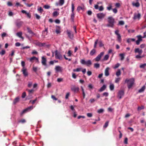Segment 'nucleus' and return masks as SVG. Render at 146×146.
I'll return each instance as SVG.
<instances>
[{
  "label": "nucleus",
  "mask_w": 146,
  "mask_h": 146,
  "mask_svg": "<svg viewBox=\"0 0 146 146\" xmlns=\"http://www.w3.org/2000/svg\"><path fill=\"white\" fill-rule=\"evenodd\" d=\"M71 90L74 92H77L79 90L78 87H76L75 86H73L71 87Z\"/></svg>",
  "instance_id": "4468645a"
},
{
  "label": "nucleus",
  "mask_w": 146,
  "mask_h": 146,
  "mask_svg": "<svg viewBox=\"0 0 146 146\" xmlns=\"http://www.w3.org/2000/svg\"><path fill=\"white\" fill-rule=\"evenodd\" d=\"M92 64V62L90 60H88L86 61L85 65H86L87 66H90Z\"/></svg>",
  "instance_id": "b1692460"
},
{
  "label": "nucleus",
  "mask_w": 146,
  "mask_h": 146,
  "mask_svg": "<svg viewBox=\"0 0 146 146\" xmlns=\"http://www.w3.org/2000/svg\"><path fill=\"white\" fill-rule=\"evenodd\" d=\"M124 24V22L123 21H121L119 22V24L121 25H123Z\"/></svg>",
  "instance_id": "69168bd1"
},
{
  "label": "nucleus",
  "mask_w": 146,
  "mask_h": 146,
  "mask_svg": "<svg viewBox=\"0 0 146 146\" xmlns=\"http://www.w3.org/2000/svg\"><path fill=\"white\" fill-rule=\"evenodd\" d=\"M26 121L25 119H22L19 121V123H23L26 122Z\"/></svg>",
  "instance_id": "3c124183"
},
{
  "label": "nucleus",
  "mask_w": 146,
  "mask_h": 146,
  "mask_svg": "<svg viewBox=\"0 0 146 146\" xmlns=\"http://www.w3.org/2000/svg\"><path fill=\"white\" fill-rule=\"evenodd\" d=\"M44 7L45 9H48L50 8V6L48 5H45L44 6Z\"/></svg>",
  "instance_id": "338daca9"
},
{
  "label": "nucleus",
  "mask_w": 146,
  "mask_h": 146,
  "mask_svg": "<svg viewBox=\"0 0 146 146\" xmlns=\"http://www.w3.org/2000/svg\"><path fill=\"white\" fill-rule=\"evenodd\" d=\"M145 88V85L143 86L138 91V92L141 93L143 92Z\"/></svg>",
  "instance_id": "393cba45"
},
{
  "label": "nucleus",
  "mask_w": 146,
  "mask_h": 146,
  "mask_svg": "<svg viewBox=\"0 0 146 146\" xmlns=\"http://www.w3.org/2000/svg\"><path fill=\"white\" fill-rule=\"evenodd\" d=\"M128 139L126 137L124 139V143L125 144H128Z\"/></svg>",
  "instance_id": "680f3d73"
},
{
  "label": "nucleus",
  "mask_w": 146,
  "mask_h": 146,
  "mask_svg": "<svg viewBox=\"0 0 146 146\" xmlns=\"http://www.w3.org/2000/svg\"><path fill=\"white\" fill-rule=\"evenodd\" d=\"M98 39H97L96 40L95 42V43H94V48H95L96 47V46H97V44L98 43Z\"/></svg>",
  "instance_id": "603ef678"
},
{
  "label": "nucleus",
  "mask_w": 146,
  "mask_h": 146,
  "mask_svg": "<svg viewBox=\"0 0 146 146\" xmlns=\"http://www.w3.org/2000/svg\"><path fill=\"white\" fill-rule=\"evenodd\" d=\"M81 68H77L76 69H74L73 70V71L74 72H79L81 71V70L82 69Z\"/></svg>",
  "instance_id": "58836bf2"
},
{
  "label": "nucleus",
  "mask_w": 146,
  "mask_h": 146,
  "mask_svg": "<svg viewBox=\"0 0 146 146\" xmlns=\"http://www.w3.org/2000/svg\"><path fill=\"white\" fill-rule=\"evenodd\" d=\"M119 31L118 30H116L115 32V34L117 35V40L119 42H121V39L120 35L119 33Z\"/></svg>",
  "instance_id": "20e7f679"
},
{
  "label": "nucleus",
  "mask_w": 146,
  "mask_h": 146,
  "mask_svg": "<svg viewBox=\"0 0 146 146\" xmlns=\"http://www.w3.org/2000/svg\"><path fill=\"white\" fill-rule=\"evenodd\" d=\"M109 87L110 90H113L114 89V84H111L110 85Z\"/></svg>",
  "instance_id": "c85d7f7f"
},
{
  "label": "nucleus",
  "mask_w": 146,
  "mask_h": 146,
  "mask_svg": "<svg viewBox=\"0 0 146 146\" xmlns=\"http://www.w3.org/2000/svg\"><path fill=\"white\" fill-rule=\"evenodd\" d=\"M96 52V50L95 49H92L90 52V55L92 56Z\"/></svg>",
  "instance_id": "f704fd0d"
},
{
  "label": "nucleus",
  "mask_w": 146,
  "mask_h": 146,
  "mask_svg": "<svg viewBox=\"0 0 146 146\" xmlns=\"http://www.w3.org/2000/svg\"><path fill=\"white\" fill-rule=\"evenodd\" d=\"M124 91L123 90H120L118 92L117 94V97L119 99H121L124 96Z\"/></svg>",
  "instance_id": "6e6552de"
},
{
  "label": "nucleus",
  "mask_w": 146,
  "mask_h": 146,
  "mask_svg": "<svg viewBox=\"0 0 146 146\" xmlns=\"http://www.w3.org/2000/svg\"><path fill=\"white\" fill-rule=\"evenodd\" d=\"M55 70L57 72H61L62 71V68L59 66H56L55 68Z\"/></svg>",
  "instance_id": "a211bd4d"
},
{
  "label": "nucleus",
  "mask_w": 146,
  "mask_h": 146,
  "mask_svg": "<svg viewBox=\"0 0 146 146\" xmlns=\"http://www.w3.org/2000/svg\"><path fill=\"white\" fill-rule=\"evenodd\" d=\"M15 24L16 25V27L13 29V31L15 33L16 32H17L18 29V22H17V21H16L15 22Z\"/></svg>",
  "instance_id": "6ab92c4d"
},
{
  "label": "nucleus",
  "mask_w": 146,
  "mask_h": 146,
  "mask_svg": "<svg viewBox=\"0 0 146 146\" xmlns=\"http://www.w3.org/2000/svg\"><path fill=\"white\" fill-rule=\"evenodd\" d=\"M72 13L71 15V19L72 21H74V5L73 3L72 4Z\"/></svg>",
  "instance_id": "423d86ee"
},
{
  "label": "nucleus",
  "mask_w": 146,
  "mask_h": 146,
  "mask_svg": "<svg viewBox=\"0 0 146 146\" xmlns=\"http://www.w3.org/2000/svg\"><path fill=\"white\" fill-rule=\"evenodd\" d=\"M27 17L29 19H30L31 17V15L29 13H27L26 14Z\"/></svg>",
  "instance_id": "13d9d810"
},
{
  "label": "nucleus",
  "mask_w": 146,
  "mask_h": 146,
  "mask_svg": "<svg viewBox=\"0 0 146 146\" xmlns=\"http://www.w3.org/2000/svg\"><path fill=\"white\" fill-rule=\"evenodd\" d=\"M108 24L106 25L108 27H113L115 23L114 19L111 17H109L108 18Z\"/></svg>",
  "instance_id": "f257e3e1"
},
{
  "label": "nucleus",
  "mask_w": 146,
  "mask_h": 146,
  "mask_svg": "<svg viewBox=\"0 0 146 146\" xmlns=\"http://www.w3.org/2000/svg\"><path fill=\"white\" fill-rule=\"evenodd\" d=\"M26 90L28 92L29 95L33 93L35 91L33 89L31 90L27 89Z\"/></svg>",
  "instance_id": "bb28decb"
},
{
  "label": "nucleus",
  "mask_w": 146,
  "mask_h": 146,
  "mask_svg": "<svg viewBox=\"0 0 146 146\" xmlns=\"http://www.w3.org/2000/svg\"><path fill=\"white\" fill-rule=\"evenodd\" d=\"M55 57L56 59L61 60L62 59V57L61 54L56 50L55 51Z\"/></svg>",
  "instance_id": "7ed1b4c3"
},
{
  "label": "nucleus",
  "mask_w": 146,
  "mask_h": 146,
  "mask_svg": "<svg viewBox=\"0 0 146 146\" xmlns=\"http://www.w3.org/2000/svg\"><path fill=\"white\" fill-rule=\"evenodd\" d=\"M120 80L121 78H116L115 80V82L117 83H118Z\"/></svg>",
  "instance_id": "8fccbe9b"
},
{
  "label": "nucleus",
  "mask_w": 146,
  "mask_h": 146,
  "mask_svg": "<svg viewBox=\"0 0 146 146\" xmlns=\"http://www.w3.org/2000/svg\"><path fill=\"white\" fill-rule=\"evenodd\" d=\"M106 15V14L105 13H100L97 14V16L99 19H101L104 18Z\"/></svg>",
  "instance_id": "9d476101"
},
{
  "label": "nucleus",
  "mask_w": 146,
  "mask_h": 146,
  "mask_svg": "<svg viewBox=\"0 0 146 146\" xmlns=\"http://www.w3.org/2000/svg\"><path fill=\"white\" fill-rule=\"evenodd\" d=\"M134 51L135 53H138L139 54H141L143 52L142 50L140 49L139 48H135Z\"/></svg>",
  "instance_id": "dca6fc26"
},
{
  "label": "nucleus",
  "mask_w": 146,
  "mask_h": 146,
  "mask_svg": "<svg viewBox=\"0 0 146 146\" xmlns=\"http://www.w3.org/2000/svg\"><path fill=\"white\" fill-rule=\"evenodd\" d=\"M5 53V50H2L0 52V54H1V55H4Z\"/></svg>",
  "instance_id": "4d7b16f0"
},
{
  "label": "nucleus",
  "mask_w": 146,
  "mask_h": 146,
  "mask_svg": "<svg viewBox=\"0 0 146 146\" xmlns=\"http://www.w3.org/2000/svg\"><path fill=\"white\" fill-rule=\"evenodd\" d=\"M146 66V63H144L143 64H141L139 67L141 68H144Z\"/></svg>",
  "instance_id": "c9c22d12"
},
{
  "label": "nucleus",
  "mask_w": 146,
  "mask_h": 146,
  "mask_svg": "<svg viewBox=\"0 0 146 146\" xmlns=\"http://www.w3.org/2000/svg\"><path fill=\"white\" fill-rule=\"evenodd\" d=\"M106 88V85H104L102 87L100 88L98 90L99 91L101 92L103 91H104V90H105Z\"/></svg>",
  "instance_id": "aec40b11"
},
{
  "label": "nucleus",
  "mask_w": 146,
  "mask_h": 146,
  "mask_svg": "<svg viewBox=\"0 0 146 146\" xmlns=\"http://www.w3.org/2000/svg\"><path fill=\"white\" fill-rule=\"evenodd\" d=\"M23 74L25 77H26L28 76V73L27 69L25 68H23L21 70Z\"/></svg>",
  "instance_id": "9b49d317"
},
{
  "label": "nucleus",
  "mask_w": 146,
  "mask_h": 146,
  "mask_svg": "<svg viewBox=\"0 0 146 146\" xmlns=\"http://www.w3.org/2000/svg\"><path fill=\"white\" fill-rule=\"evenodd\" d=\"M119 56H120L121 57V60H123V59H124V54H119Z\"/></svg>",
  "instance_id": "37998d69"
},
{
  "label": "nucleus",
  "mask_w": 146,
  "mask_h": 146,
  "mask_svg": "<svg viewBox=\"0 0 146 146\" xmlns=\"http://www.w3.org/2000/svg\"><path fill=\"white\" fill-rule=\"evenodd\" d=\"M112 9V4H109L108 6L107 7V9L108 10L110 11Z\"/></svg>",
  "instance_id": "2f4dec72"
},
{
  "label": "nucleus",
  "mask_w": 146,
  "mask_h": 146,
  "mask_svg": "<svg viewBox=\"0 0 146 146\" xmlns=\"http://www.w3.org/2000/svg\"><path fill=\"white\" fill-rule=\"evenodd\" d=\"M120 66V64L119 63H117L116 64L115 66L113 67V68L114 69H115L117 68H118Z\"/></svg>",
  "instance_id": "09e8293b"
},
{
  "label": "nucleus",
  "mask_w": 146,
  "mask_h": 146,
  "mask_svg": "<svg viewBox=\"0 0 146 146\" xmlns=\"http://www.w3.org/2000/svg\"><path fill=\"white\" fill-rule=\"evenodd\" d=\"M56 33L58 34L60 33V27L59 26H56Z\"/></svg>",
  "instance_id": "4be33fe9"
},
{
  "label": "nucleus",
  "mask_w": 146,
  "mask_h": 146,
  "mask_svg": "<svg viewBox=\"0 0 146 146\" xmlns=\"http://www.w3.org/2000/svg\"><path fill=\"white\" fill-rule=\"evenodd\" d=\"M108 123H109V122L108 121L106 122L104 124V128H106L108 126Z\"/></svg>",
  "instance_id": "e2e57ef3"
},
{
  "label": "nucleus",
  "mask_w": 146,
  "mask_h": 146,
  "mask_svg": "<svg viewBox=\"0 0 146 146\" xmlns=\"http://www.w3.org/2000/svg\"><path fill=\"white\" fill-rule=\"evenodd\" d=\"M33 82H29L28 85V87L29 88H31L32 86Z\"/></svg>",
  "instance_id": "c03bdc74"
},
{
  "label": "nucleus",
  "mask_w": 146,
  "mask_h": 146,
  "mask_svg": "<svg viewBox=\"0 0 146 146\" xmlns=\"http://www.w3.org/2000/svg\"><path fill=\"white\" fill-rule=\"evenodd\" d=\"M104 52H101L95 58V60L96 61H98L100 60L101 57L104 55Z\"/></svg>",
  "instance_id": "1a4fd4ad"
},
{
  "label": "nucleus",
  "mask_w": 146,
  "mask_h": 146,
  "mask_svg": "<svg viewBox=\"0 0 146 146\" xmlns=\"http://www.w3.org/2000/svg\"><path fill=\"white\" fill-rule=\"evenodd\" d=\"M141 14L139 13H138L137 14L135 13L134 14V17H133V19L134 20H136V19H138L139 20L140 18Z\"/></svg>",
  "instance_id": "ddd939ff"
},
{
  "label": "nucleus",
  "mask_w": 146,
  "mask_h": 146,
  "mask_svg": "<svg viewBox=\"0 0 146 146\" xmlns=\"http://www.w3.org/2000/svg\"><path fill=\"white\" fill-rule=\"evenodd\" d=\"M104 110L103 109H100L98 110L97 112L98 113H103L104 111Z\"/></svg>",
  "instance_id": "79ce46f5"
},
{
  "label": "nucleus",
  "mask_w": 146,
  "mask_h": 146,
  "mask_svg": "<svg viewBox=\"0 0 146 146\" xmlns=\"http://www.w3.org/2000/svg\"><path fill=\"white\" fill-rule=\"evenodd\" d=\"M35 59H37V60H38V58L35 57L33 56V57H32L31 58H29V60L31 62H33V60H35Z\"/></svg>",
  "instance_id": "c756f323"
},
{
  "label": "nucleus",
  "mask_w": 146,
  "mask_h": 146,
  "mask_svg": "<svg viewBox=\"0 0 146 146\" xmlns=\"http://www.w3.org/2000/svg\"><path fill=\"white\" fill-rule=\"evenodd\" d=\"M132 5L133 6L136 7H139L140 5V4L138 2H137L135 3L133 2L132 3Z\"/></svg>",
  "instance_id": "412c9836"
},
{
  "label": "nucleus",
  "mask_w": 146,
  "mask_h": 146,
  "mask_svg": "<svg viewBox=\"0 0 146 146\" xmlns=\"http://www.w3.org/2000/svg\"><path fill=\"white\" fill-rule=\"evenodd\" d=\"M89 90H91L94 88L93 85L92 84H89L88 86Z\"/></svg>",
  "instance_id": "72a5a7b5"
},
{
  "label": "nucleus",
  "mask_w": 146,
  "mask_h": 146,
  "mask_svg": "<svg viewBox=\"0 0 146 146\" xmlns=\"http://www.w3.org/2000/svg\"><path fill=\"white\" fill-rule=\"evenodd\" d=\"M64 0H60L59 3L56 2V5L58 6H62L64 3Z\"/></svg>",
  "instance_id": "2eb2a0df"
},
{
  "label": "nucleus",
  "mask_w": 146,
  "mask_h": 146,
  "mask_svg": "<svg viewBox=\"0 0 146 146\" xmlns=\"http://www.w3.org/2000/svg\"><path fill=\"white\" fill-rule=\"evenodd\" d=\"M125 82L127 83L128 88L130 89L133 86L134 82V79L133 78L129 79H126L125 81Z\"/></svg>",
  "instance_id": "f03ea898"
},
{
  "label": "nucleus",
  "mask_w": 146,
  "mask_h": 146,
  "mask_svg": "<svg viewBox=\"0 0 146 146\" xmlns=\"http://www.w3.org/2000/svg\"><path fill=\"white\" fill-rule=\"evenodd\" d=\"M18 102V97H17L15 99L13 102V104H15L17 103Z\"/></svg>",
  "instance_id": "a19ab883"
},
{
  "label": "nucleus",
  "mask_w": 146,
  "mask_h": 146,
  "mask_svg": "<svg viewBox=\"0 0 146 146\" xmlns=\"http://www.w3.org/2000/svg\"><path fill=\"white\" fill-rule=\"evenodd\" d=\"M59 13L56 11L54 12L53 13L52 15L53 17H57Z\"/></svg>",
  "instance_id": "473e14b6"
},
{
  "label": "nucleus",
  "mask_w": 146,
  "mask_h": 146,
  "mask_svg": "<svg viewBox=\"0 0 146 146\" xmlns=\"http://www.w3.org/2000/svg\"><path fill=\"white\" fill-rule=\"evenodd\" d=\"M110 69V68L108 67L106 68L105 70V75L106 76H108L110 74L109 73V70Z\"/></svg>",
  "instance_id": "f3484780"
},
{
  "label": "nucleus",
  "mask_w": 146,
  "mask_h": 146,
  "mask_svg": "<svg viewBox=\"0 0 146 146\" xmlns=\"http://www.w3.org/2000/svg\"><path fill=\"white\" fill-rule=\"evenodd\" d=\"M86 61L85 60L83 59L81 60H80L81 63L83 64H85Z\"/></svg>",
  "instance_id": "5fc2aeb1"
},
{
  "label": "nucleus",
  "mask_w": 146,
  "mask_h": 146,
  "mask_svg": "<svg viewBox=\"0 0 146 146\" xmlns=\"http://www.w3.org/2000/svg\"><path fill=\"white\" fill-rule=\"evenodd\" d=\"M96 101V100L94 98H91L89 100V102L91 103H94L95 101Z\"/></svg>",
  "instance_id": "4c0bfd02"
},
{
  "label": "nucleus",
  "mask_w": 146,
  "mask_h": 146,
  "mask_svg": "<svg viewBox=\"0 0 146 146\" xmlns=\"http://www.w3.org/2000/svg\"><path fill=\"white\" fill-rule=\"evenodd\" d=\"M146 46V45L145 44H141L140 46V47L141 48H144Z\"/></svg>",
  "instance_id": "0e129e2a"
},
{
  "label": "nucleus",
  "mask_w": 146,
  "mask_h": 146,
  "mask_svg": "<svg viewBox=\"0 0 146 146\" xmlns=\"http://www.w3.org/2000/svg\"><path fill=\"white\" fill-rule=\"evenodd\" d=\"M144 108V107L143 106H141V107H138L137 110L138 111L141 110L143 109Z\"/></svg>",
  "instance_id": "de8ad7c7"
},
{
  "label": "nucleus",
  "mask_w": 146,
  "mask_h": 146,
  "mask_svg": "<svg viewBox=\"0 0 146 146\" xmlns=\"http://www.w3.org/2000/svg\"><path fill=\"white\" fill-rule=\"evenodd\" d=\"M8 14L9 16H12L14 15V13L12 11H9Z\"/></svg>",
  "instance_id": "bf43d9fd"
},
{
  "label": "nucleus",
  "mask_w": 146,
  "mask_h": 146,
  "mask_svg": "<svg viewBox=\"0 0 146 146\" xmlns=\"http://www.w3.org/2000/svg\"><path fill=\"white\" fill-rule=\"evenodd\" d=\"M99 46L100 47H102L104 46V44L101 41H100L99 42Z\"/></svg>",
  "instance_id": "864d4df0"
},
{
  "label": "nucleus",
  "mask_w": 146,
  "mask_h": 146,
  "mask_svg": "<svg viewBox=\"0 0 146 146\" xmlns=\"http://www.w3.org/2000/svg\"><path fill=\"white\" fill-rule=\"evenodd\" d=\"M66 33L68 35V37L71 39H72L73 37V34L72 32L70 31L67 30Z\"/></svg>",
  "instance_id": "f8f14e48"
},
{
  "label": "nucleus",
  "mask_w": 146,
  "mask_h": 146,
  "mask_svg": "<svg viewBox=\"0 0 146 146\" xmlns=\"http://www.w3.org/2000/svg\"><path fill=\"white\" fill-rule=\"evenodd\" d=\"M33 106H30L24 110L22 112L21 114L22 115L24 113L29 111L33 109Z\"/></svg>",
  "instance_id": "0eeeda50"
},
{
  "label": "nucleus",
  "mask_w": 146,
  "mask_h": 146,
  "mask_svg": "<svg viewBox=\"0 0 146 146\" xmlns=\"http://www.w3.org/2000/svg\"><path fill=\"white\" fill-rule=\"evenodd\" d=\"M108 95H109V94L107 92H105L103 94V96H105L106 97L108 96Z\"/></svg>",
  "instance_id": "052dcab7"
},
{
  "label": "nucleus",
  "mask_w": 146,
  "mask_h": 146,
  "mask_svg": "<svg viewBox=\"0 0 146 146\" xmlns=\"http://www.w3.org/2000/svg\"><path fill=\"white\" fill-rule=\"evenodd\" d=\"M104 7L102 6H100L99 9V11H102L104 10Z\"/></svg>",
  "instance_id": "774afa93"
},
{
  "label": "nucleus",
  "mask_w": 146,
  "mask_h": 146,
  "mask_svg": "<svg viewBox=\"0 0 146 146\" xmlns=\"http://www.w3.org/2000/svg\"><path fill=\"white\" fill-rule=\"evenodd\" d=\"M47 60L45 56H43L41 57V63L42 65L44 66H47Z\"/></svg>",
  "instance_id": "39448f33"
},
{
  "label": "nucleus",
  "mask_w": 146,
  "mask_h": 146,
  "mask_svg": "<svg viewBox=\"0 0 146 146\" xmlns=\"http://www.w3.org/2000/svg\"><path fill=\"white\" fill-rule=\"evenodd\" d=\"M100 66V64L98 63H95L94 64V67L96 68H98Z\"/></svg>",
  "instance_id": "a18cd8bd"
},
{
  "label": "nucleus",
  "mask_w": 146,
  "mask_h": 146,
  "mask_svg": "<svg viewBox=\"0 0 146 146\" xmlns=\"http://www.w3.org/2000/svg\"><path fill=\"white\" fill-rule=\"evenodd\" d=\"M109 57V55L108 54L106 55L104 57L103 59V61H106L107 60Z\"/></svg>",
  "instance_id": "cd10ccee"
},
{
  "label": "nucleus",
  "mask_w": 146,
  "mask_h": 146,
  "mask_svg": "<svg viewBox=\"0 0 146 146\" xmlns=\"http://www.w3.org/2000/svg\"><path fill=\"white\" fill-rule=\"evenodd\" d=\"M38 11L40 13H42L43 11V9L41 7H38L37 9Z\"/></svg>",
  "instance_id": "e433bc0d"
},
{
  "label": "nucleus",
  "mask_w": 146,
  "mask_h": 146,
  "mask_svg": "<svg viewBox=\"0 0 146 146\" xmlns=\"http://www.w3.org/2000/svg\"><path fill=\"white\" fill-rule=\"evenodd\" d=\"M84 8L83 7H81L80 6L78 7L77 9V10L79 12L81 10H83L84 9Z\"/></svg>",
  "instance_id": "49530a36"
},
{
  "label": "nucleus",
  "mask_w": 146,
  "mask_h": 146,
  "mask_svg": "<svg viewBox=\"0 0 146 146\" xmlns=\"http://www.w3.org/2000/svg\"><path fill=\"white\" fill-rule=\"evenodd\" d=\"M28 32L30 34H32L33 35H35V34L32 32L31 30L29 28H27Z\"/></svg>",
  "instance_id": "ea45409f"
},
{
  "label": "nucleus",
  "mask_w": 146,
  "mask_h": 146,
  "mask_svg": "<svg viewBox=\"0 0 146 146\" xmlns=\"http://www.w3.org/2000/svg\"><path fill=\"white\" fill-rule=\"evenodd\" d=\"M137 37L138 38V40L140 41V42L142 41V36L141 35H138L137 36Z\"/></svg>",
  "instance_id": "7c9ffc66"
},
{
  "label": "nucleus",
  "mask_w": 146,
  "mask_h": 146,
  "mask_svg": "<svg viewBox=\"0 0 146 146\" xmlns=\"http://www.w3.org/2000/svg\"><path fill=\"white\" fill-rule=\"evenodd\" d=\"M37 100V98H36L34 100H30V102L31 103L33 104H34Z\"/></svg>",
  "instance_id": "6e6d98bb"
},
{
  "label": "nucleus",
  "mask_w": 146,
  "mask_h": 146,
  "mask_svg": "<svg viewBox=\"0 0 146 146\" xmlns=\"http://www.w3.org/2000/svg\"><path fill=\"white\" fill-rule=\"evenodd\" d=\"M121 74V70L119 69H118L117 70V72H116V75L117 77H118L120 76Z\"/></svg>",
  "instance_id": "a878e982"
},
{
  "label": "nucleus",
  "mask_w": 146,
  "mask_h": 146,
  "mask_svg": "<svg viewBox=\"0 0 146 146\" xmlns=\"http://www.w3.org/2000/svg\"><path fill=\"white\" fill-rule=\"evenodd\" d=\"M22 33L21 32H19V38H20V40L23 41L24 39V37L22 36Z\"/></svg>",
  "instance_id": "5701e85b"
}]
</instances>
